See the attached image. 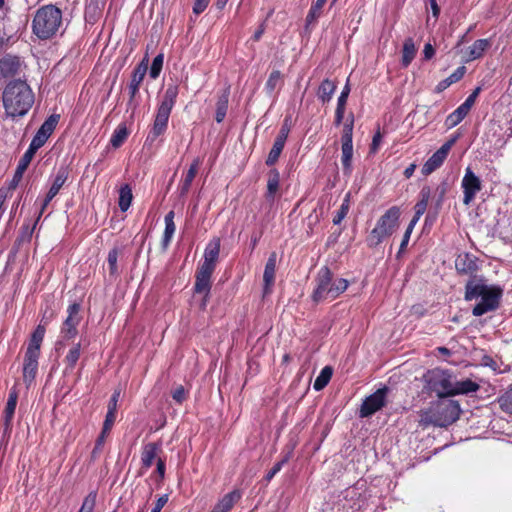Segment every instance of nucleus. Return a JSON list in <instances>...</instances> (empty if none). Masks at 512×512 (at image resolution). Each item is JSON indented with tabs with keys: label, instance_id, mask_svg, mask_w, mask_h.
I'll use <instances>...</instances> for the list:
<instances>
[{
	"label": "nucleus",
	"instance_id": "obj_1",
	"mask_svg": "<svg viewBox=\"0 0 512 512\" xmlns=\"http://www.w3.org/2000/svg\"><path fill=\"white\" fill-rule=\"evenodd\" d=\"M3 106L7 116L11 118L23 117L34 104V93L23 80L10 81L2 94Z\"/></svg>",
	"mask_w": 512,
	"mask_h": 512
},
{
	"label": "nucleus",
	"instance_id": "obj_2",
	"mask_svg": "<svg viewBox=\"0 0 512 512\" xmlns=\"http://www.w3.org/2000/svg\"><path fill=\"white\" fill-rule=\"evenodd\" d=\"M461 408L456 400L446 397L432 402L429 408L420 411L419 424L423 427L430 425L447 427L459 419Z\"/></svg>",
	"mask_w": 512,
	"mask_h": 512
},
{
	"label": "nucleus",
	"instance_id": "obj_3",
	"mask_svg": "<svg viewBox=\"0 0 512 512\" xmlns=\"http://www.w3.org/2000/svg\"><path fill=\"white\" fill-rule=\"evenodd\" d=\"M62 20V11L58 7L52 4L44 5L34 15L32 31L39 39H50L61 28Z\"/></svg>",
	"mask_w": 512,
	"mask_h": 512
},
{
	"label": "nucleus",
	"instance_id": "obj_4",
	"mask_svg": "<svg viewBox=\"0 0 512 512\" xmlns=\"http://www.w3.org/2000/svg\"><path fill=\"white\" fill-rule=\"evenodd\" d=\"M316 288L312 294L315 302L333 300L342 294L348 287V281L338 278L333 281V274L327 266H323L316 276Z\"/></svg>",
	"mask_w": 512,
	"mask_h": 512
},
{
	"label": "nucleus",
	"instance_id": "obj_5",
	"mask_svg": "<svg viewBox=\"0 0 512 512\" xmlns=\"http://www.w3.org/2000/svg\"><path fill=\"white\" fill-rule=\"evenodd\" d=\"M179 93V88L175 84L167 86L163 98L157 109V113L154 119L153 126L147 136V141L154 142L160 135H162L168 126V120L171 111L176 103V99Z\"/></svg>",
	"mask_w": 512,
	"mask_h": 512
},
{
	"label": "nucleus",
	"instance_id": "obj_6",
	"mask_svg": "<svg viewBox=\"0 0 512 512\" xmlns=\"http://www.w3.org/2000/svg\"><path fill=\"white\" fill-rule=\"evenodd\" d=\"M401 211L398 206L390 207L378 220L366 238L368 247L374 248L390 237L399 227Z\"/></svg>",
	"mask_w": 512,
	"mask_h": 512
},
{
	"label": "nucleus",
	"instance_id": "obj_7",
	"mask_svg": "<svg viewBox=\"0 0 512 512\" xmlns=\"http://www.w3.org/2000/svg\"><path fill=\"white\" fill-rule=\"evenodd\" d=\"M424 388L439 398L452 396L453 375L449 370L434 368L423 375Z\"/></svg>",
	"mask_w": 512,
	"mask_h": 512
},
{
	"label": "nucleus",
	"instance_id": "obj_8",
	"mask_svg": "<svg viewBox=\"0 0 512 512\" xmlns=\"http://www.w3.org/2000/svg\"><path fill=\"white\" fill-rule=\"evenodd\" d=\"M80 304L73 303L67 308V317L64 320L61 329L59 339L56 342L55 350L60 352L70 341H73L78 335V326L81 321Z\"/></svg>",
	"mask_w": 512,
	"mask_h": 512
},
{
	"label": "nucleus",
	"instance_id": "obj_9",
	"mask_svg": "<svg viewBox=\"0 0 512 512\" xmlns=\"http://www.w3.org/2000/svg\"><path fill=\"white\" fill-rule=\"evenodd\" d=\"M502 290L497 286H491L488 292L480 296V301L474 306L472 314L476 317L494 311L499 306Z\"/></svg>",
	"mask_w": 512,
	"mask_h": 512
},
{
	"label": "nucleus",
	"instance_id": "obj_10",
	"mask_svg": "<svg viewBox=\"0 0 512 512\" xmlns=\"http://www.w3.org/2000/svg\"><path fill=\"white\" fill-rule=\"evenodd\" d=\"M388 391V387L384 386L366 397L361 405L359 416L361 418H366L382 409V407H384L386 404V396Z\"/></svg>",
	"mask_w": 512,
	"mask_h": 512
},
{
	"label": "nucleus",
	"instance_id": "obj_11",
	"mask_svg": "<svg viewBox=\"0 0 512 512\" xmlns=\"http://www.w3.org/2000/svg\"><path fill=\"white\" fill-rule=\"evenodd\" d=\"M148 69V58L144 57V59L135 67L132 76L131 81L128 85L129 90V101H128V107L132 109L134 112L135 109L138 106V103L135 101V97L139 92V88L141 86V83L147 73Z\"/></svg>",
	"mask_w": 512,
	"mask_h": 512
},
{
	"label": "nucleus",
	"instance_id": "obj_12",
	"mask_svg": "<svg viewBox=\"0 0 512 512\" xmlns=\"http://www.w3.org/2000/svg\"><path fill=\"white\" fill-rule=\"evenodd\" d=\"M461 187L463 189V203L465 205H469L474 200L476 194L482 189L481 180L470 167H467L465 170Z\"/></svg>",
	"mask_w": 512,
	"mask_h": 512
},
{
	"label": "nucleus",
	"instance_id": "obj_13",
	"mask_svg": "<svg viewBox=\"0 0 512 512\" xmlns=\"http://www.w3.org/2000/svg\"><path fill=\"white\" fill-rule=\"evenodd\" d=\"M68 176H69L68 167L60 166L59 169L57 170V173H56L54 179H53L52 185H51L45 199L43 200V203H42L39 215L37 217V220L35 222V225L39 221L41 215L43 214V212L45 211V209L47 208L49 203L59 193L60 189L63 187V185L67 181Z\"/></svg>",
	"mask_w": 512,
	"mask_h": 512
},
{
	"label": "nucleus",
	"instance_id": "obj_14",
	"mask_svg": "<svg viewBox=\"0 0 512 512\" xmlns=\"http://www.w3.org/2000/svg\"><path fill=\"white\" fill-rule=\"evenodd\" d=\"M455 139L444 143L423 165L421 172L424 176H428L438 169L447 158Z\"/></svg>",
	"mask_w": 512,
	"mask_h": 512
},
{
	"label": "nucleus",
	"instance_id": "obj_15",
	"mask_svg": "<svg viewBox=\"0 0 512 512\" xmlns=\"http://www.w3.org/2000/svg\"><path fill=\"white\" fill-rule=\"evenodd\" d=\"M455 268L459 274L468 275L471 278L479 269L477 258L470 253H461L455 259Z\"/></svg>",
	"mask_w": 512,
	"mask_h": 512
},
{
	"label": "nucleus",
	"instance_id": "obj_16",
	"mask_svg": "<svg viewBox=\"0 0 512 512\" xmlns=\"http://www.w3.org/2000/svg\"><path fill=\"white\" fill-rule=\"evenodd\" d=\"M490 288L491 286L486 284V280L483 277L473 276L467 281L465 285L464 298L466 301L477 299L485 292H488Z\"/></svg>",
	"mask_w": 512,
	"mask_h": 512
},
{
	"label": "nucleus",
	"instance_id": "obj_17",
	"mask_svg": "<svg viewBox=\"0 0 512 512\" xmlns=\"http://www.w3.org/2000/svg\"><path fill=\"white\" fill-rule=\"evenodd\" d=\"M276 263H277V254L276 252H272L266 262L264 273H263V294L268 295L272 291V287L275 282V272H276Z\"/></svg>",
	"mask_w": 512,
	"mask_h": 512
},
{
	"label": "nucleus",
	"instance_id": "obj_18",
	"mask_svg": "<svg viewBox=\"0 0 512 512\" xmlns=\"http://www.w3.org/2000/svg\"><path fill=\"white\" fill-rule=\"evenodd\" d=\"M17 400L18 392L16 388L13 387L9 391L8 400L4 409V434H9L11 432Z\"/></svg>",
	"mask_w": 512,
	"mask_h": 512
},
{
	"label": "nucleus",
	"instance_id": "obj_19",
	"mask_svg": "<svg viewBox=\"0 0 512 512\" xmlns=\"http://www.w3.org/2000/svg\"><path fill=\"white\" fill-rule=\"evenodd\" d=\"M21 68V61L18 56L6 55L0 59V74L5 77L17 75Z\"/></svg>",
	"mask_w": 512,
	"mask_h": 512
},
{
	"label": "nucleus",
	"instance_id": "obj_20",
	"mask_svg": "<svg viewBox=\"0 0 512 512\" xmlns=\"http://www.w3.org/2000/svg\"><path fill=\"white\" fill-rule=\"evenodd\" d=\"M280 191V173L277 169H271L267 175V190L265 199L269 203H274Z\"/></svg>",
	"mask_w": 512,
	"mask_h": 512
},
{
	"label": "nucleus",
	"instance_id": "obj_21",
	"mask_svg": "<svg viewBox=\"0 0 512 512\" xmlns=\"http://www.w3.org/2000/svg\"><path fill=\"white\" fill-rule=\"evenodd\" d=\"M40 356L27 354L24 355L23 362V381L29 386L35 379L38 370V359Z\"/></svg>",
	"mask_w": 512,
	"mask_h": 512
},
{
	"label": "nucleus",
	"instance_id": "obj_22",
	"mask_svg": "<svg viewBox=\"0 0 512 512\" xmlns=\"http://www.w3.org/2000/svg\"><path fill=\"white\" fill-rule=\"evenodd\" d=\"M161 449V444L156 442H150L143 446L141 452V463L142 468L149 469L157 456L158 451Z\"/></svg>",
	"mask_w": 512,
	"mask_h": 512
},
{
	"label": "nucleus",
	"instance_id": "obj_23",
	"mask_svg": "<svg viewBox=\"0 0 512 512\" xmlns=\"http://www.w3.org/2000/svg\"><path fill=\"white\" fill-rule=\"evenodd\" d=\"M45 327L38 325L31 335L26 352L27 354L40 356V348L45 335Z\"/></svg>",
	"mask_w": 512,
	"mask_h": 512
},
{
	"label": "nucleus",
	"instance_id": "obj_24",
	"mask_svg": "<svg viewBox=\"0 0 512 512\" xmlns=\"http://www.w3.org/2000/svg\"><path fill=\"white\" fill-rule=\"evenodd\" d=\"M241 499V493L239 490H233L230 493L224 495L218 503L215 505L212 512H229L235 503Z\"/></svg>",
	"mask_w": 512,
	"mask_h": 512
},
{
	"label": "nucleus",
	"instance_id": "obj_25",
	"mask_svg": "<svg viewBox=\"0 0 512 512\" xmlns=\"http://www.w3.org/2000/svg\"><path fill=\"white\" fill-rule=\"evenodd\" d=\"M199 166L200 160L198 158L194 159L179 185V191L181 196H184L189 192L191 184L198 172Z\"/></svg>",
	"mask_w": 512,
	"mask_h": 512
},
{
	"label": "nucleus",
	"instance_id": "obj_26",
	"mask_svg": "<svg viewBox=\"0 0 512 512\" xmlns=\"http://www.w3.org/2000/svg\"><path fill=\"white\" fill-rule=\"evenodd\" d=\"M174 217H175V212L173 210H171L165 215V218H164L165 229H164V233H163V237H162V241H161V245L164 250H166L168 248V246L170 245V242H171L173 235L175 233V230H176V226L174 223Z\"/></svg>",
	"mask_w": 512,
	"mask_h": 512
},
{
	"label": "nucleus",
	"instance_id": "obj_27",
	"mask_svg": "<svg viewBox=\"0 0 512 512\" xmlns=\"http://www.w3.org/2000/svg\"><path fill=\"white\" fill-rule=\"evenodd\" d=\"M33 156L30 153L25 152L18 162L14 176L9 184V189H15L21 181L24 172L28 168Z\"/></svg>",
	"mask_w": 512,
	"mask_h": 512
},
{
	"label": "nucleus",
	"instance_id": "obj_28",
	"mask_svg": "<svg viewBox=\"0 0 512 512\" xmlns=\"http://www.w3.org/2000/svg\"><path fill=\"white\" fill-rule=\"evenodd\" d=\"M230 96V87H226L222 93L218 96V100L216 102V114L215 120L217 123H221L227 114L228 103Z\"/></svg>",
	"mask_w": 512,
	"mask_h": 512
},
{
	"label": "nucleus",
	"instance_id": "obj_29",
	"mask_svg": "<svg viewBox=\"0 0 512 512\" xmlns=\"http://www.w3.org/2000/svg\"><path fill=\"white\" fill-rule=\"evenodd\" d=\"M336 88H337L336 82H334L330 79H324L321 82V84L319 85L318 90H317L318 99L323 104L328 103L331 100Z\"/></svg>",
	"mask_w": 512,
	"mask_h": 512
},
{
	"label": "nucleus",
	"instance_id": "obj_30",
	"mask_svg": "<svg viewBox=\"0 0 512 512\" xmlns=\"http://www.w3.org/2000/svg\"><path fill=\"white\" fill-rule=\"evenodd\" d=\"M480 388L479 384L472 381L471 379H465L461 381H454L452 385V396L459 394H469L478 391Z\"/></svg>",
	"mask_w": 512,
	"mask_h": 512
},
{
	"label": "nucleus",
	"instance_id": "obj_31",
	"mask_svg": "<svg viewBox=\"0 0 512 512\" xmlns=\"http://www.w3.org/2000/svg\"><path fill=\"white\" fill-rule=\"evenodd\" d=\"M80 355H81V342L74 343L70 347V349L68 350V352L64 358V363H65L64 372L65 373L71 372L75 368L78 360L80 359Z\"/></svg>",
	"mask_w": 512,
	"mask_h": 512
},
{
	"label": "nucleus",
	"instance_id": "obj_32",
	"mask_svg": "<svg viewBox=\"0 0 512 512\" xmlns=\"http://www.w3.org/2000/svg\"><path fill=\"white\" fill-rule=\"evenodd\" d=\"M211 277L207 275H203L200 273L195 274V284H194V292L198 294H204V302H206V298L209 296L211 290ZM205 306V303H203Z\"/></svg>",
	"mask_w": 512,
	"mask_h": 512
},
{
	"label": "nucleus",
	"instance_id": "obj_33",
	"mask_svg": "<svg viewBox=\"0 0 512 512\" xmlns=\"http://www.w3.org/2000/svg\"><path fill=\"white\" fill-rule=\"evenodd\" d=\"M490 47L488 39H478L470 47L468 51V61L479 59L484 52Z\"/></svg>",
	"mask_w": 512,
	"mask_h": 512
},
{
	"label": "nucleus",
	"instance_id": "obj_34",
	"mask_svg": "<svg viewBox=\"0 0 512 512\" xmlns=\"http://www.w3.org/2000/svg\"><path fill=\"white\" fill-rule=\"evenodd\" d=\"M221 241L219 238L212 239L206 246L203 260L216 263L219 259Z\"/></svg>",
	"mask_w": 512,
	"mask_h": 512
},
{
	"label": "nucleus",
	"instance_id": "obj_35",
	"mask_svg": "<svg viewBox=\"0 0 512 512\" xmlns=\"http://www.w3.org/2000/svg\"><path fill=\"white\" fill-rule=\"evenodd\" d=\"M465 71L466 68L464 66L458 67L449 77L445 78L437 84L435 88L436 92L440 93L453 83L458 82L464 76Z\"/></svg>",
	"mask_w": 512,
	"mask_h": 512
},
{
	"label": "nucleus",
	"instance_id": "obj_36",
	"mask_svg": "<svg viewBox=\"0 0 512 512\" xmlns=\"http://www.w3.org/2000/svg\"><path fill=\"white\" fill-rule=\"evenodd\" d=\"M416 47L412 38L405 39L402 49V66L408 67L416 55Z\"/></svg>",
	"mask_w": 512,
	"mask_h": 512
},
{
	"label": "nucleus",
	"instance_id": "obj_37",
	"mask_svg": "<svg viewBox=\"0 0 512 512\" xmlns=\"http://www.w3.org/2000/svg\"><path fill=\"white\" fill-rule=\"evenodd\" d=\"M419 195H420V200L414 206V210H415L414 214H416L417 217H421L427 209V205H428V202H429V199L431 196L430 187H428V186L423 187L421 189Z\"/></svg>",
	"mask_w": 512,
	"mask_h": 512
},
{
	"label": "nucleus",
	"instance_id": "obj_38",
	"mask_svg": "<svg viewBox=\"0 0 512 512\" xmlns=\"http://www.w3.org/2000/svg\"><path fill=\"white\" fill-rule=\"evenodd\" d=\"M469 109L466 108L463 104H461L456 110H454L451 114H449L446 118V125L449 128H452L458 125L469 113Z\"/></svg>",
	"mask_w": 512,
	"mask_h": 512
},
{
	"label": "nucleus",
	"instance_id": "obj_39",
	"mask_svg": "<svg viewBox=\"0 0 512 512\" xmlns=\"http://www.w3.org/2000/svg\"><path fill=\"white\" fill-rule=\"evenodd\" d=\"M129 135L128 129L125 124H120L114 130L110 143L114 148H119L127 139Z\"/></svg>",
	"mask_w": 512,
	"mask_h": 512
},
{
	"label": "nucleus",
	"instance_id": "obj_40",
	"mask_svg": "<svg viewBox=\"0 0 512 512\" xmlns=\"http://www.w3.org/2000/svg\"><path fill=\"white\" fill-rule=\"evenodd\" d=\"M332 374H333V369L332 367L330 366H325L320 374L317 376V378L315 379L314 381V384H313V388L316 390V391H320L322 390L323 388L326 387V385L329 383V381L331 380V377H332Z\"/></svg>",
	"mask_w": 512,
	"mask_h": 512
},
{
	"label": "nucleus",
	"instance_id": "obj_41",
	"mask_svg": "<svg viewBox=\"0 0 512 512\" xmlns=\"http://www.w3.org/2000/svg\"><path fill=\"white\" fill-rule=\"evenodd\" d=\"M353 147H341V163L343 173L350 176L353 170L352 166Z\"/></svg>",
	"mask_w": 512,
	"mask_h": 512
},
{
	"label": "nucleus",
	"instance_id": "obj_42",
	"mask_svg": "<svg viewBox=\"0 0 512 512\" xmlns=\"http://www.w3.org/2000/svg\"><path fill=\"white\" fill-rule=\"evenodd\" d=\"M133 199L132 190L128 185H124L119 191V208L122 212L129 209Z\"/></svg>",
	"mask_w": 512,
	"mask_h": 512
},
{
	"label": "nucleus",
	"instance_id": "obj_43",
	"mask_svg": "<svg viewBox=\"0 0 512 512\" xmlns=\"http://www.w3.org/2000/svg\"><path fill=\"white\" fill-rule=\"evenodd\" d=\"M285 143V141L275 139L272 149L270 150L265 162L267 166H272L278 161L284 149Z\"/></svg>",
	"mask_w": 512,
	"mask_h": 512
},
{
	"label": "nucleus",
	"instance_id": "obj_44",
	"mask_svg": "<svg viewBox=\"0 0 512 512\" xmlns=\"http://www.w3.org/2000/svg\"><path fill=\"white\" fill-rule=\"evenodd\" d=\"M282 84L283 79L281 72L278 70H273L270 73L268 80L265 84V89L268 94H272L276 90V88L280 87Z\"/></svg>",
	"mask_w": 512,
	"mask_h": 512
},
{
	"label": "nucleus",
	"instance_id": "obj_45",
	"mask_svg": "<svg viewBox=\"0 0 512 512\" xmlns=\"http://www.w3.org/2000/svg\"><path fill=\"white\" fill-rule=\"evenodd\" d=\"M59 119H60V115L58 114H52L50 115L45 121L44 123L40 126V128L38 129V131L44 135H46L47 137H50L51 134L53 133V131L55 130L58 122H59Z\"/></svg>",
	"mask_w": 512,
	"mask_h": 512
},
{
	"label": "nucleus",
	"instance_id": "obj_46",
	"mask_svg": "<svg viewBox=\"0 0 512 512\" xmlns=\"http://www.w3.org/2000/svg\"><path fill=\"white\" fill-rule=\"evenodd\" d=\"M326 1L327 0H316V2L311 6L306 16L307 25L314 23L320 17L322 8L325 5Z\"/></svg>",
	"mask_w": 512,
	"mask_h": 512
},
{
	"label": "nucleus",
	"instance_id": "obj_47",
	"mask_svg": "<svg viewBox=\"0 0 512 512\" xmlns=\"http://www.w3.org/2000/svg\"><path fill=\"white\" fill-rule=\"evenodd\" d=\"M118 256H119L118 249L113 248L109 251L108 257H107L109 274H110V276H113V277H117L119 274V269H118V264H117Z\"/></svg>",
	"mask_w": 512,
	"mask_h": 512
},
{
	"label": "nucleus",
	"instance_id": "obj_48",
	"mask_svg": "<svg viewBox=\"0 0 512 512\" xmlns=\"http://www.w3.org/2000/svg\"><path fill=\"white\" fill-rule=\"evenodd\" d=\"M49 137L37 131L35 136L33 137L28 149L27 153H30L33 157L38 149H40L48 140Z\"/></svg>",
	"mask_w": 512,
	"mask_h": 512
},
{
	"label": "nucleus",
	"instance_id": "obj_49",
	"mask_svg": "<svg viewBox=\"0 0 512 512\" xmlns=\"http://www.w3.org/2000/svg\"><path fill=\"white\" fill-rule=\"evenodd\" d=\"M49 137L37 131L35 136L33 137L28 149L27 153H30L33 157L38 149H40L48 140Z\"/></svg>",
	"mask_w": 512,
	"mask_h": 512
},
{
	"label": "nucleus",
	"instance_id": "obj_50",
	"mask_svg": "<svg viewBox=\"0 0 512 512\" xmlns=\"http://www.w3.org/2000/svg\"><path fill=\"white\" fill-rule=\"evenodd\" d=\"M49 137L37 131L35 136L33 137L28 149L27 153H30L33 157L38 149H40L48 140Z\"/></svg>",
	"mask_w": 512,
	"mask_h": 512
},
{
	"label": "nucleus",
	"instance_id": "obj_51",
	"mask_svg": "<svg viewBox=\"0 0 512 512\" xmlns=\"http://www.w3.org/2000/svg\"><path fill=\"white\" fill-rule=\"evenodd\" d=\"M449 185L446 181L441 182L435 189V207L440 209L444 202L446 193L448 192Z\"/></svg>",
	"mask_w": 512,
	"mask_h": 512
},
{
	"label": "nucleus",
	"instance_id": "obj_52",
	"mask_svg": "<svg viewBox=\"0 0 512 512\" xmlns=\"http://www.w3.org/2000/svg\"><path fill=\"white\" fill-rule=\"evenodd\" d=\"M163 61H164L163 54H158L153 59L152 65H151L150 70H149L150 78L157 79L159 77L160 72H161L162 67H163Z\"/></svg>",
	"mask_w": 512,
	"mask_h": 512
},
{
	"label": "nucleus",
	"instance_id": "obj_53",
	"mask_svg": "<svg viewBox=\"0 0 512 512\" xmlns=\"http://www.w3.org/2000/svg\"><path fill=\"white\" fill-rule=\"evenodd\" d=\"M97 493L95 491L90 492L83 500V503L78 512H93L96 505Z\"/></svg>",
	"mask_w": 512,
	"mask_h": 512
},
{
	"label": "nucleus",
	"instance_id": "obj_54",
	"mask_svg": "<svg viewBox=\"0 0 512 512\" xmlns=\"http://www.w3.org/2000/svg\"><path fill=\"white\" fill-rule=\"evenodd\" d=\"M499 404L500 408L512 415V389L506 391L500 398H499Z\"/></svg>",
	"mask_w": 512,
	"mask_h": 512
},
{
	"label": "nucleus",
	"instance_id": "obj_55",
	"mask_svg": "<svg viewBox=\"0 0 512 512\" xmlns=\"http://www.w3.org/2000/svg\"><path fill=\"white\" fill-rule=\"evenodd\" d=\"M107 436L108 434H103V431H101V433L97 437L95 446L91 452V458L93 460L97 459L100 456Z\"/></svg>",
	"mask_w": 512,
	"mask_h": 512
},
{
	"label": "nucleus",
	"instance_id": "obj_56",
	"mask_svg": "<svg viewBox=\"0 0 512 512\" xmlns=\"http://www.w3.org/2000/svg\"><path fill=\"white\" fill-rule=\"evenodd\" d=\"M216 265H217L216 263L203 260L199 264L196 272L200 273V274H203V275H207V276L212 277V274H213V272H214V270L216 268Z\"/></svg>",
	"mask_w": 512,
	"mask_h": 512
},
{
	"label": "nucleus",
	"instance_id": "obj_57",
	"mask_svg": "<svg viewBox=\"0 0 512 512\" xmlns=\"http://www.w3.org/2000/svg\"><path fill=\"white\" fill-rule=\"evenodd\" d=\"M116 413L117 412L107 410L105 420L103 423V427H102L103 434L110 433V431L115 423V420H116Z\"/></svg>",
	"mask_w": 512,
	"mask_h": 512
},
{
	"label": "nucleus",
	"instance_id": "obj_58",
	"mask_svg": "<svg viewBox=\"0 0 512 512\" xmlns=\"http://www.w3.org/2000/svg\"><path fill=\"white\" fill-rule=\"evenodd\" d=\"M348 210H349L348 200H345L342 203L340 209L337 211V213L333 217V224L339 225L342 222V220L346 217Z\"/></svg>",
	"mask_w": 512,
	"mask_h": 512
},
{
	"label": "nucleus",
	"instance_id": "obj_59",
	"mask_svg": "<svg viewBox=\"0 0 512 512\" xmlns=\"http://www.w3.org/2000/svg\"><path fill=\"white\" fill-rule=\"evenodd\" d=\"M172 398L178 404H182L187 399V391L185 390L183 385H178L172 391Z\"/></svg>",
	"mask_w": 512,
	"mask_h": 512
},
{
	"label": "nucleus",
	"instance_id": "obj_60",
	"mask_svg": "<svg viewBox=\"0 0 512 512\" xmlns=\"http://www.w3.org/2000/svg\"><path fill=\"white\" fill-rule=\"evenodd\" d=\"M481 92V87L478 86L474 89V91L466 98V100L462 103L464 106H466L467 109H471V107L474 105L479 93Z\"/></svg>",
	"mask_w": 512,
	"mask_h": 512
},
{
	"label": "nucleus",
	"instance_id": "obj_61",
	"mask_svg": "<svg viewBox=\"0 0 512 512\" xmlns=\"http://www.w3.org/2000/svg\"><path fill=\"white\" fill-rule=\"evenodd\" d=\"M349 93H350V87L348 84H346L344 86L340 96L338 97L337 107L345 108Z\"/></svg>",
	"mask_w": 512,
	"mask_h": 512
},
{
	"label": "nucleus",
	"instance_id": "obj_62",
	"mask_svg": "<svg viewBox=\"0 0 512 512\" xmlns=\"http://www.w3.org/2000/svg\"><path fill=\"white\" fill-rule=\"evenodd\" d=\"M119 398H120V390H115L109 400L107 410L117 412V404H118Z\"/></svg>",
	"mask_w": 512,
	"mask_h": 512
},
{
	"label": "nucleus",
	"instance_id": "obj_63",
	"mask_svg": "<svg viewBox=\"0 0 512 512\" xmlns=\"http://www.w3.org/2000/svg\"><path fill=\"white\" fill-rule=\"evenodd\" d=\"M210 0H194L193 12L196 15L201 14L208 6Z\"/></svg>",
	"mask_w": 512,
	"mask_h": 512
},
{
	"label": "nucleus",
	"instance_id": "obj_64",
	"mask_svg": "<svg viewBox=\"0 0 512 512\" xmlns=\"http://www.w3.org/2000/svg\"><path fill=\"white\" fill-rule=\"evenodd\" d=\"M168 502V495L167 494H164L162 496H160L154 507L152 508L151 512H160L162 510V508L166 505V503Z\"/></svg>",
	"mask_w": 512,
	"mask_h": 512
}]
</instances>
